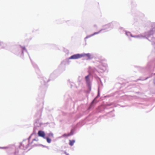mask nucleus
Returning a JSON list of instances; mask_svg holds the SVG:
<instances>
[{
    "instance_id": "f257e3e1",
    "label": "nucleus",
    "mask_w": 155,
    "mask_h": 155,
    "mask_svg": "<svg viewBox=\"0 0 155 155\" xmlns=\"http://www.w3.org/2000/svg\"><path fill=\"white\" fill-rule=\"evenodd\" d=\"M83 56L82 54H76L71 56L69 59H77L83 57Z\"/></svg>"
},
{
    "instance_id": "f03ea898",
    "label": "nucleus",
    "mask_w": 155,
    "mask_h": 155,
    "mask_svg": "<svg viewBox=\"0 0 155 155\" xmlns=\"http://www.w3.org/2000/svg\"><path fill=\"white\" fill-rule=\"evenodd\" d=\"M38 136L45 138V134L44 132L41 130H39L38 132Z\"/></svg>"
},
{
    "instance_id": "7ed1b4c3",
    "label": "nucleus",
    "mask_w": 155,
    "mask_h": 155,
    "mask_svg": "<svg viewBox=\"0 0 155 155\" xmlns=\"http://www.w3.org/2000/svg\"><path fill=\"white\" fill-rule=\"evenodd\" d=\"M82 54V55H83V57H84V56H87L89 59H90V58H91V54H89V53H88V54Z\"/></svg>"
},
{
    "instance_id": "20e7f679",
    "label": "nucleus",
    "mask_w": 155,
    "mask_h": 155,
    "mask_svg": "<svg viewBox=\"0 0 155 155\" xmlns=\"http://www.w3.org/2000/svg\"><path fill=\"white\" fill-rule=\"evenodd\" d=\"M75 142V141L74 140H69V145L72 146L73 145L74 143Z\"/></svg>"
},
{
    "instance_id": "39448f33",
    "label": "nucleus",
    "mask_w": 155,
    "mask_h": 155,
    "mask_svg": "<svg viewBox=\"0 0 155 155\" xmlns=\"http://www.w3.org/2000/svg\"><path fill=\"white\" fill-rule=\"evenodd\" d=\"M85 79L87 83L88 84L89 82V76L88 75L86 76L85 77Z\"/></svg>"
},
{
    "instance_id": "423d86ee",
    "label": "nucleus",
    "mask_w": 155,
    "mask_h": 155,
    "mask_svg": "<svg viewBox=\"0 0 155 155\" xmlns=\"http://www.w3.org/2000/svg\"><path fill=\"white\" fill-rule=\"evenodd\" d=\"M46 140L47 142L48 143H51V140L49 138H46Z\"/></svg>"
},
{
    "instance_id": "0eeeda50",
    "label": "nucleus",
    "mask_w": 155,
    "mask_h": 155,
    "mask_svg": "<svg viewBox=\"0 0 155 155\" xmlns=\"http://www.w3.org/2000/svg\"><path fill=\"white\" fill-rule=\"evenodd\" d=\"M100 31L99 32H95L91 36H93L95 34H98Z\"/></svg>"
},
{
    "instance_id": "6e6552de",
    "label": "nucleus",
    "mask_w": 155,
    "mask_h": 155,
    "mask_svg": "<svg viewBox=\"0 0 155 155\" xmlns=\"http://www.w3.org/2000/svg\"><path fill=\"white\" fill-rule=\"evenodd\" d=\"M1 45V43L0 42V45Z\"/></svg>"
}]
</instances>
